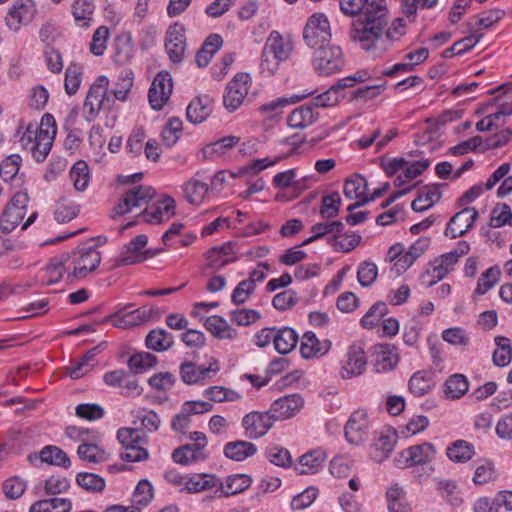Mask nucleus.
<instances>
[{
	"label": "nucleus",
	"mask_w": 512,
	"mask_h": 512,
	"mask_svg": "<svg viewBox=\"0 0 512 512\" xmlns=\"http://www.w3.org/2000/svg\"><path fill=\"white\" fill-rule=\"evenodd\" d=\"M373 357V367L377 373L391 371L398 363V355L394 347L390 345H380L376 347Z\"/></svg>",
	"instance_id": "cd10ccee"
},
{
	"label": "nucleus",
	"mask_w": 512,
	"mask_h": 512,
	"mask_svg": "<svg viewBox=\"0 0 512 512\" xmlns=\"http://www.w3.org/2000/svg\"><path fill=\"white\" fill-rule=\"evenodd\" d=\"M304 405L299 394H290L275 400L269 410L274 421L293 417Z\"/></svg>",
	"instance_id": "b1692460"
},
{
	"label": "nucleus",
	"mask_w": 512,
	"mask_h": 512,
	"mask_svg": "<svg viewBox=\"0 0 512 512\" xmlns=\"http://www.w3.org/2000/svg\"><path fill=\"white\" fill-rule=\"evenodd\" d=\"M446 455L452 462L465 463L475 455V449L465 440H456L447 447Z\"/></svg>",
	"instance_id": "a18cd8bd"
},
{
	"label": "nucleus",
	"mask_w": 512,
	"mask_h": 512,
	"mask_svg": "<svg viewBox=\"0 0 512 512\" xmlns=\"http://www.w3.org/2000/svg\"><path fill=\"white\" fill-rule=\"evenodd\" d=\"M441 186V184L423 186L419 190L417 198L412 202L411 208L415 212H423L432 207L441 198Z\"/></svg>",
	"instance_id": "473e14b6"
},
{
	"label": "nucleus",
	"mask_w": 512,
	"mask_h": 512,
	"mask_svg": "<svg viewBox=\"0 0 512 512\" xmlns=\"http://www.w3.org/2000/svg\"><path fill=\"white\" fill-rule=\"evenodd\" d=\"M183 191L189 203L200 204L208 192V185L198 179L192 178L184 184Z\"/></svg>",
	"instance_id": "13d9d810"
},
{
	"label": "nucleus",
	"mask_w": 512,
	"mask_h": 512,
	"mask_svg": "<svg viewBox=\"0 0 512 512\" xmlns=\"http://www.w3.org/2000/svg\"><path fill=\"white\" fill-rule=\"evenodd\" d=\"M203 395L210 403L234 402L242 398L241 394L235 390L223 386H211L204 390Z\"/></svg>",
	"instance_id": "864d4df0"
},
{
	"label": "nucleus",
	"mask_w": 512,
	"mask_h": 512,
	"mask_svg": "<svg viewBox=\"0 0 512 512\" xmlns=\"http://www.w3.org/2000/svg\"><path fill=\"white\" fill-rule=\"evenodd\" d=\"M218 486V478L209 474H198L188 476L186 483V492L198 493Z\"/></svg>",
	"instance_id": "4d7b16f0"
},
{
	"label": "nucleus",
	"mask_w": 512,
	"mask_h": 512,
	"mask_svg": "<svg viewBox=\"0 0 512 512\" xmlns=\"http://www.w3.org/2000/svg\"><path fill=\"white\" fill-rule=\"evenodd\" d=\"M252 479L246 474L228 476L225 483L218 479V486L224 496L241 493L251 485Z\"/></svg>",
	"instance_id": "49530a36"
},
{
	"label": "nucleus",
	"mask_w": 512,
	"mask_h": 512,
	"mask_svg": "<svg viewBox=\"0 0 512 512\" xmlns=\"http://www.w3.org/2000/svg\"><path fill=\"white\" fill-rule=\"evenodd\" d=\"M114 99L109 91V79L105 75L99 76L90 86L84 104L83 116L86 121H94L100 111L110 110L114 105Z\"/></svg>",
	"instance_id": "7ed1b4c3"
},
{
	"label": "nucleus",
	"mask_w": 512,
	"mask_h": 512,
	"mask_svg": "<svg viewBox=\"0 0 512 512\" xmlns=\"http://www.w3.org/2000/svg\"><path fill=\"white\" fill-rule=\"evenodd\" d=\"M70 179L77 191H85L89 185L90 169L85 161H77L70 170Z\"/></svg>",
	"instance_id": "6e6d98bb"
},
{
	"label": "nucleus",
	"mask_w": 512,
	"mask_h": 512,
	"mask_svg": "<svg viewBox=\"0 0 512 512\" xmlns=\"http://www.w3.org/2000/svg\"><path fill=\"white\" fill-rule=\"evenodd\" d=\"M469 389L467 378L462 374L450 376L444 384V394L448 399H459Z\"/></svg>",
	"instance_id": "8fccbe9b"
},
{
	"label": "nucleus",
	"mask_w": 512,
	"mask_h": 512,
	"mask_svg": "<svg viewBox=\"0 0 512 512\" xmlns=\"http://www.w3.org/2000/svg\"><path fill=\"white\" fill-rule=\"evenodd\" d=\"M340 206V194L337 191H334L322 197L319 213L322 218L329 220L338 216Z\"/></svg>",
	"instance_id": "680f3d73"
},
{
	"label": "nucleus",
	"mask_w": 512,
	"mask_h": 512,
	"mask_svg": "<svg viewBox=\"0 0 512 512\" xmlns=\"http://www.w3.org/2000/svg\"><path fill=\"white\" fill-rule=\"evenodd\" d=\"M83 68L77 63H71L65 71L64 87L68 95H74L82 82Z\"/></svg>",
	"instance_id": "0e129e2a"
},
{
	"label": "nucleus",
	"mask_w": 512,
	"mask_h": 512,
	"mask_svg": "<svg viewBox=\"0 0 512 512\" xmlns=\"http://www.w3.org/2000/svg\"><path fill=\"white\" fill-rule=\"evenodd\" d=\"M94 12V4L90 0H75L72 14L79 27H87Z\"/></svg>",
	"instance_id": "bf43d9fd"
},
{
	"label": "nucleus",
	"mask_w": 512,
	"mask_h": 512,
	"mask_svg": "<svg viewBox=\"0 0 512 512\" xmlns=\"http://www.w3.org/2000/svg\"><path fill=\"white\" fill-rule=\"evenodd\" d=\"M500 275L501 272L498 266H492L487 269L478 279L475 293L479 295H484L487 293L491 288L494 287L496 283H498Z\"/></svg>",
	"instance_id": "774afa93"
},
{
	"label": "nucleus",
	"mask_w": 512,
	"mask_h": 512,
	"mask_svg": "<svg viewBox=\"0 0 512 512\" xmlns=\"http://www.w3.org/2000/svg\"><path fill=\"white\" fill-rule=\"evenodd\" d=\"M215 365H217L216 362ZM218 370L219 367H212V364L209 367H205L203 365L198 366L190 361L182 363L179 367L180 378L187 385L198 384L208 378L210 372H217Z\"/></svg>",
	"instance_id": "bb28decb"
},
{
	"label": "nucleus",
	"mask_w": 512,
	"mask_h": 512,
	"mask_svg": "<svg viewBox=\"0 0 512 512\" xmlns=\"http://www.w3.org/2000/svg\"><path fill=\"white\" fill-rule=\"evenodd\" d=\"M98 352V347H94L87 351L79 360L71 363L66 367V373L72 379H79L90 372L96 365L95 357Z\"/></svg>",
	"instance_id": "e433bc0d"
},
{
	"label": "nucleus",
	"mask_w": 512,
	"mask_h": 512,
	"mask_svg": "<svg viewBox=\"0 0 512 512\" xmlns=\"http://www.w3.org/2000/svg\"><path fill=\"white\" fill-rule=\"evenodd\" d=\"M274 347L280 354H288L297 345L299 337L297 332L290 327L275 328Z\"/></svg>",
	"instance_id": "c9c22d12"
},
{
	"label": "nucleus",
	"mask_w": 512,
	"mask_h": 512,
	"mask_svg": "<svg viewBox=\"0 0 512 512\" xmlns=\"http://www.w3.org/2000/svg\"><path fill=\"white\" fill-rule=\"evenodd\" d=\"M173 91V82L168 72L158 73L148 91V100L154 110H161Z\"/></svg>",
	"instance_id": "2eb2a0df"
},
{
	"label": "nucleus",
	"mask_w": 512,
	"mask_h": 512,
	"mask_svg": "<svg viewBox=\"0 0 512 512\" xmlns=\"http://www.w3.org/2000/svg\"><path fill=\"white\" fill-rule=\"evenodd\" d=\"M497 349L493 352V363L498 367H505L512 360V346L509 338L497 336L494 339Z\"/></svg>",
	"instance_id": "3c124183"
},
{
	"label": "nucleus",
	"mask_w": 512,
	"mask_h": 512,
	"mask_svg": "<svg viewBox=\"0 0 512 512\" xmlns=\"http://www.w3.org/2000/svg\"><path fill=\"white\" fill-rule=\"evenodd\" d=\"M396 444L394 435H381L374 440L370 448V457L375 462L381 463L393 452Z\"/></svg>",
	"instance_id": "a19ab883"
},
{
	"label": "nucleus",
	"mask_w": 512,
	"mask_h": 512,
	"mask_svg": "<svg viewBox=\"0 0 512 512\" xmlns=\"http://www.w3.org/2000/svg\"><path fill=\"white\" fill-rule=\"evenodd\" d=\"M148 238L145 234H140L133 238L124 249L117 259V266H126L141 263L144 260L155 256L158 251L151 249L143 250L147 245Z\"/></svg>",
	"instance_id": "f8f14e48"
},
{
	"label": "nucleus",
	"mask_w": 512,
	"mask_h": 512,
	"mask_svg": "<svg viewBox=\"0 0 512 512\" xmlns=\"http://www.w3.org/2000/svg\"><path fill=\"white\" fill-rule=\"evenodd\" d=\"M388 313V307L384 302H376L361 318L360 323L366 329H372Z\"/></svg>",
	"instance_id": "69168bd1"
},
{
	"label": "nucleus",
	"mask_w": 512,
	"mask_h": 512,
	"mask_svg": "<svg viewBox=\"0 0 512 512\" xmlns=\"http://www.w3.org/2000/svg\"><path fill=\"white\" fill-rule=\"evenodd\" d=\"M29 196L26 192L16 193L5 206L0 219V229L9 233L24 219L27 212Z\"/></svg>",
	"instance_id": "9d476101"
},
{
	"label": "nucleus",
	"mask_w": 512,
	"mask_h": 512,
	"mask_svg": "<svg viewBox=\"0 0 512 512\" xmlns=\"http://www.w3.org/2000/svg\"><path fill=\"white\" fill-rule=\"evenodd\" d=\"M156 364V356L144 351L135 353L128 359V367L134 374H142Z\"/></svg>",
	"instance_id": "5fc2aeb1"
},
{
	"label": "nucleus",
	"mask_w": 512,
	"mask_h": 512,
	"mask_svg": "<svg viewBox=\"0 0 512 512\" xmlns=\"http://www.w3.org/2000/svg\"><path fill=\"white\" fill-rule=\"evenodd\" d=\"M54 134L55 129H53L51 133L48 129H43L42 127L38 129V138L34 142L33 149L30 152L37 162H42L46 159L52 148Z\"/></svg>",
	"instance_id": "79ce46f5"
},
{
	"label": "nucleus",
	"mask_w": 512,
	"mask_h": 512,
	"mask_svg": "<svg viewBox=\"0 0 512 512\" xmlns=\"http://www.w3.org/2000/svg\"><path fill=\"white\" fill-rule=\"evenodd\" d=\"M165 49L173 63H179L184 58L186 50L185 28L182 24L170 25L165 36Z\"/></svg>",
	"instance_id": "f3484780"
},
{
	"label": "nucleus",
	"mask_w": 512,
	"mask_h": 512,
	"mask_svg": "<svg viewBox=\"0 0 512 512\" xmlns=\"http://www.w3.org/2000/svg\"><path fill=\"white\" fill-rule=\"evenodd\" d=\"M311 94L312 93L310 92L305 95H301V96L294 95L289 98L279 97L277 99L271 100L270 102L261 105L259 109L263 114L267 115V117L274 118V117L282 114L283 108H285L289 105L295 104Z\"/></svg>",
	"instance_id": "de8ad7c7"
},
{
	"label": "nucleus",
	"mask_w": 512,
	"mask_h": 512,
	"mask_svg": "<svg viewBox=\"0 0 512 512\" xmlns=\"http://www.w3.org/2000/svg\"><path fill=\"white\" fill-rule=\"evenodd\" d=\"M331 348V341H320L312 331L305 332L300 342V353L305 359L325 355Z\"/></svg>",
	"instance_id": "a878e982"
},
{
	"label": "nucleus",
	"mask_w": 512,
	"mask_h": 512,
	"mask_svg": "<svg viewBox=\"0 0 512 512\" xmlns=\"http://www.w3.org/2000/svg\"><path fill=\"white\" fill-rule=\"evenodd\" d=\"M69 260V253H63L59 257L51 259L45 268L46 280H43V284L53 285L60 281L66 271L65 265L69 264Z\"/></svg>",
	"instance_id": "37998d69"
},
{
	"label": "nucleus",
	"mask_w": 512,
	"mask_h": 512,
	"mask_svg": "<svg viewBox=\"0 0 512 512\" xmlns=\"http://www.w3.org/2000/svg\"><path fill=\"white\" fill-rule=\"evenodd\" d=\"M435 382L430 371H418L414 373L408 383L410 392L415 396H423L430 392Z\"/></svg>",
	"instance_id": "c03bdc74"
},
{
	"label": "nucleus",
	"mask_w": 512,
	"mask_h": 512,
	"mask_svg": "<svg viewBox=\"0 0 512 512\" xmlns=\"http://www.w3.org/2000/svg\"><path fill=\"white\" fill-rule=\"evenodd\" d=\"M239 140L240 138L237 136H225L204 147L203 155L205 158H212L214 155H224L229 149L235 146Z\"/></svg>",
	"instance_id": "e2e57ef3"
},
{
	"label": "nucleus",
	"mask_w": 512,
	"mask_h": 512,
	"mask_svg": "<svg viewBox=\"0 0 512 512\" xmlns=\"http://www.w3.org/2000/svg\"><path fill=\"white\" fill-rule=\"evenodd\" d=\"M101 434L98 431H92L91 440L81 443L77 449L79 458L92 464H100L109 460L110 454L98 445Z\"/></svg>",
	"instance_id": "5701e85b"
},
{
	"label": "nucleus",
	"mask_w": 512,
	"mask_h": 512,
	"mask_svg": "<svg viewBox=\"0 0 512 512\" xmlns=\"http://www.w3.org/2000/svg\"><path fill=\"white\" fill-rule=\"evenodd\" d=\"M249 83L250 75L240 72L227 84L223 95V104L228 111L234 112L241 106L248 94Z\"/></svg>",
	"instance_id": "9b49d317"
},
{
	"label": "nucleus",
	"mask_w": 512,
	"mask_h": 512,
	"mask_svg": "<svg viewBox=\"0 0 512 512\" xmlns=\"http://www.w3.org/2000/svg\"><path fill=\"white\" fill-rule=\"evenodd\" d=\"M457 262L448 253L442 254L432 261L426 271L421 275V280L428 287L441 281Z\"/></svg>",
	"instance_id": "4be33fe9"
},
{
	"label": "nucleus",
	"mask_w": 512,
	"mask_h": 512,
	"mask_svg": "<svg viewBox=\"0 0 512 512\" xmlns=\"http://www.w3.org/2000/svg\"><path fill=\"white\" fill-rule=\"evenodd\" d=\"M386 500L389 512H412L406 492L398 483H394L388 488Z\"/></svg>",
	"instance_id": "f704fd0d"
},
{
	"label": "nucleus",
	"mask_w": 512,
	"mask_h": 512,
	"mask_svg": "<svg viewBox=\"0 0 512 512\" xmlns=\"http://www.w3.org/2000/svg\"><path fill=\"white\" fill-rule=\"evenodd\" d=\"M193 443L182 445L172 452V460L179 465H190L205 460L208 457L206 446L207 437L204 433L194 431L189 435Z\"/></svg>",
	"instance_id": "423d86ee"
},
{
	"label": "nucleus",
	"mask_w": 512,
	"mask_h": 512,
	"mask_svg": "<svg viewBox=\"0 0 512 512\" xmlns=\"http://www.w3.org/2000/svg\"><path fill=\"white\" fill-rule=\"evenodd\" d=\"M319 114L309 103L295 108L288 116L287 123L291 128L304 129L311 126L318 119Z\"/></svg>",
	"instance_id": "c756f323"
},
{
	"label": "nucleus",
	"mask_w": 512,
	"mask_h": 512,
	"mask_svg": "<svg viewBox=\"0 0 512 512\" xmlns=\"http://www.w3.org/2000/svg\"><path fill=\"white\" fill-rule=\"evenodd\" d=\"M274 423L270 412L253 411L246 414L242 419V427L249 439H259L267 434Z\"/></svg>",
	"instance_id": "dca6fc26"
},
{
	"label": "nucleus",
	"mask_w": 512,
	"mask_h": 512,
	"mask_svg": "<svg viewBox=\"0 0 512 512\" xmlns=\"http://www.w3.org/2000/svg\"><path fill=\"white\" fill-rule=\"evenodd\" d=\"M175 208V200L170 196H164L151 206H147L141 215L145 222L159 224L169 220L175 214Z\"/></svg>",
	"instance_id": "412c9836"
},
{
	"label": "nucleus",
	"mask_w": 512,
	"mask_h": 512,
	"mask_svg": "<svg viewBox=\"0 0 512 512\" xmlns=\"http://www.w3.org/2000/svg\"><path fill=\"white\" fill-rule=\"evenodd\" d=\"M205 328L219 339H235L237 331L219 315L207 317L204 322Z\"/></svg>",
	"instance_id": "ea45409f"
},
{
	"label": "nucleus",
	"mask_w": 512,
	"mask_h": 512,
	"mask_svg": "<svg viewBox=\"0 0 512 512\" xmlns=\"http://www.w3.org/2000/svg\"><path fill=\"white\" fill-rule=\"evenodd\" d=\"M151 316V311L145 307L137 308L133 311L124 313L123 310L108 316L106 321H112L114 327L117 328H131L140 325Z\"/></svg>",
	"instance_id": "393cba45"
},
{
	"label": "nucleus",
	"mask_w": 512,
	"mask_h": 512,
	"mask_svg": "<svg viewBox=\"0 0 512 512\" xmlns=\"http://www.w3.org/2000/svg\"><path fill=\"white\" fill-rule=\"evenodd\" d=\"M117 439L124 451L121 459L127 462H141L149 457L147 449L142 447L147 442V436L140 428L123 427L117 431Z\"/></svg>",
	"instance_id": "20e7f679"
},
{
	"label": "nucleus",
	"mask_w": 512,
	"mask_h": 512,
	"mask_svg": "<svg viewBox=\"0 0 512 512\" xmlns=\"http://www.w3.org/2000/svg\"><path fill=\"white\" fill-rule=\"evenodd\" d=\"M100 262L101 255L96 247L81 245L70 255L69 266L72 265L73 269L67 278H84L88 273L95 271Z\"/></svg>",
	"instance_id": "39448f33"
},
{
	"label": "nucleus",
	"mask_w": 512,
	"mask_h": 512,
	"mask_svg": "<svg viewBox=\"0 0 512 512\" xmlns=\"http://www.w3.org/2000/svg\"><path fill=\"white\" fill-rule=\"evenodd\" d=\"M324 461L325 453L322 450H311L299 458L294 470L299 475L315 474L323 467Z\"/></svg>",
	"instance_id": "2f4dec72"
},
{
	"label": "nucleus",
	"mask_w": 512,
	"mask_h": 512,
	"mask_svg": "<svg viewBox=\"0 0 512 512\" xmlns=\"http://www.w3.org/2000/svg\"><path fill=\"white\" fill-rule=\"evenodd\" d=\"M155 190L148 185H137L127 190L113 209L112 217L122 216L133 208H139L153 199Z\"/></svg>",
	"instance_id": "1a4fd4ad"
},
{
	"label": "nucleus",
	"mask_w": 512,
	"mask_h": 512,
	"mask_svg": "<svg viewBox=\"0 0 512 512\" xmlns=\"http://www.w3.org/2000/svg\"><path fill=\"white\" fill-rule=\"evenodd\" d=\"M369 435V422L367 413L363 410L355 411L345 425V437L353 445H361Z\"/></svg>",
	"instance_id": "a211bd4d"
},
{
	"label": "nucleus",
	"mask_w": 512,
	"mask_h": 512,
	"mask_svg": "<svg viewBox=\"0 0 512 512\" xmlns=\"http://www.w3.org/2000/svg\"><path fill=\"white\" fill-rule=\"evenodd\" d=\"M367 358L364 347L361 343H353L348 347L344 359L340 375L343 379H351L357 377L366 369Z\"/></svg>",
	"instance_id": "ddd939ff"
},
{
	"label": "nucleus",
	"mask_w": 512,
	"mask_h": 512,
	"mask_svg": "<svg viewBox=\"0 0 512 512\" xmlns=\"http://www.w3.org/2000/svg\"><path fill=\"white\" fill-rule=\"evenodd\" d=\"M341 11L358 16L352 22L351 38L372 57H380L386 51L382 31L389 22L385 0H339Z\"/></svg>",
	"instance_id": "f257e3e1"
},
{
	"label": "nucleus",
	"mask_w": 512,
	"mask_h": 512,
	"mask_svg": "<svg viewBox=\"0 0 512 512\" xmlns=\"http://www.w3.org/2000/svg\"><path fill=\"white\" fill-rule=\"evenodd\" d=\"M437 455V449L431 442H423L420 444L409 446L408 448L400 451L394 459L395 465L398 468H412L416 469V478L419 482L427 479L434 472L432 465Z\"/></svg>",
	"instance_id": "f03ea898"
},
{
	"label": "nucleus",
	"mask_w": 512,
	"mask_h": 512,
	"mask_svg": "<svg viewBox=\"0 0 512 512\" xmlns=\"http://www.w3.org/2000/svg\"><path fill=\"white\" fill-rule=\"evenodd\" d=\"M361 236L356 232H344L334 234L327 238V243L335 251L348 253L355 249L361 242Z\"/></svg>",
	"instance_id": "4c0bfd02"
},
{
	"label": "nucleus",
	"mask_w": 512,
	"mask_h": 512,
	"mask_svg": "<svg viewBox=\"0 0 512 512\" xmlns=\"http://www.w3.org/2000/svg\"><path fill=\"white\" fill-rule=\"evenodd\" d=\"M257 446L246 440L227 442L223 448V454L236 462H242L257 453Z\"/></svg>",
	"instance_id": "7c9ffc66"
},
{
	"label": "nucleus",
	"mask_w": 512,
	"mask_h": 512,
	"mask_svg": "<svg viewBox=\"0 0 512 512\" xmlns=\"http://www.w3.org/2000/svg\"><path fill=\"white\" fill-rule=\"evenodd\" d=\"M267 53L275 56L280 61H286L292 52V43L284 39L278 31H272L263 47Z\"/></svg>",
	"instance_id": "c85d7f7f"
},
{
	"label": "nucleus",
	"mask_w": 512,
	"mask_h": 512,
	"mask_svg": "<svg viewBox=\"0 0 512 512\" xmlns=\"http://www.w3.org/2000/svg\"><path fill=\"white\" fill-rule=\"evenodd\" d=\"M76 482L81 488L92 493L102 492L106 485L104 478L89 472L78 473L76 476Z\"/></svg>",
	"instance_id": "052dcab7"
},
{
	"label": "nucleus",
	"mask_w": 512,
	"mask_h": 512,
	"mask_svg": "<svg viewBox=\"0 0 512 512\" xmlns=\"http://www.w3.org/2000/svg\"><path fill=\"white\" fill-rule=\"evenodd\" d=\"M40 457H42V462L50 465L63 468H69L71 466V460L66 452L54 445L43 447L40 451Z\"/></svg>",
	"instance_id": "09e8293b"
},
{
	"label": "nucleus",
	"mask_w": 512,
	"mask_h": 512,
	"mask_svg": "<svg viewBox=\"0 0 512 512\" xmlns=\"http://www.w3.org/2000/svg\"><path fill=\"white\" fill-rule=\"evenodd\" d=\"M36 13V5L33 0H18L10 8L5 22L13 31H18L21 25H27L32 21Z\"/></svg>",
	"instance_id": "6ab92c4d"
},
{
	"label": "nucleus",
	"mask_w": 512,
	"mask_h": 512,
	"mask_svg": "<svg viewBox=\"0 0 512 512\" xmlns=\"http://www.w3.org/2000/svg\"><path fill=\"white\" fill-rule=\"evenodd\" d=\"M367 187L366 179L359 174H355L346 179L343 193L348 199H360L361 197H367Z\"/></svg>",
	"instance_id": "603ef678"
},
{
	"label": "nucleus",
	"mask_w": 512,
	"mask_h": 512,
	"mask_svg": "<svg viewBox=\"0 0 512 512\" xmlns=\"http://www.w3.org/2000/svg\"><path fill=\"white\" fill-rule=\"evenodd\" d=\"M211 112V100L207 96L197 97L189 103L186 117L189 122L200 124L207 119Z\"/></svg>",
	"instance_id": "72a5a7b5"
},
{
	"label": "nucleus",
	"mask_w": 512,
	"mask_h": 512,
	"mask_svg": "<svg viewBox=\"0 0 512 512\" xmlns=\"http://www.w3.org/2000/svg\"><path fill=\"white\" fill-rule=\"evenodd\" d=\"M303 38L311 48H316L330 42L331 30L327 16L323 13L311 15L304 27Z\"/></svg>",
	"instance_id": "6e6552de"
},
{
	"label": "nucleus",
	"mask_w": 512,
	"mask_h": 512,
	"mask_svg": "<svg viewBox=\"0 0 512 512\" xmlns=\"http://www.w3.org/2000/svg\"><path fill=\"white\" fill-rule=\"evenodd\" d=\"M478 218V211L474 207H465L457 212L449 221L445 235L452 239L465 235L473 228Z\"/></svg>",
	"instance_id": "aec40b11"
},
{
	"label": "nucleus",
	"mask_w": 512,
	"mask_h": 512,
	"mask_svg": "<svg viewBox=\"0 0 512 512\" xmlns=\"http://www.w3.org/2000/svg\"><path fill=\"white\" fill-rule=\"evenodd\" d=\"M27 489V482L19 476H12L2 484V490L6 498L19 499Z\"/></svg>",
	"instance_id": "338daca9"
},
{
	"label": "nucleus",
	"mask_w": 512,
	"mask_h": 512,
	"mask_svg": "<svg viewBox=\"0 0 512 512\" xmlns=\"http://www.w3.org/2000/svg\"><path fill=\"white\" fill-rule=\"evenodd\" d=\"M146 347L156 352L169 350L174 344L173 335L165 329L151 330L145 338Z\"/></svg>",
	"instance_id": "58836bf2"
},
{
	"label": "nucleus",
	"mask_w": 512,
	"mask_h": 512,
	"mask_svg": "<svg viewBox=\"0 0 512 512\" xmlns=\"http://www.w3.org/2000/svg\"><path fill=\"white\" fill-rule=\"evenodd\" d=\"M315 49L313 65L319 74L328 76L340 71L344 66L343 54L339 46L326 43Z\"/></svg>",
	"instance_id": "0eeeda50"
},
{
	"label": "nucleus",
	"mask_w": 512,
	"mask_h": 512,
	"mask_svg": "<svg viewBox=\"0 0 512 512\" xmlns=\"http://www.w3.org/2000/svg\"><path fill=\"white\" fill-rule=\"evenodd\" d=\"M173 91V82L168 72L158 73L148 91V100L154 110H161Z\"/></svg>",
	"instance_id": "4468645a"
}]
</instances>
